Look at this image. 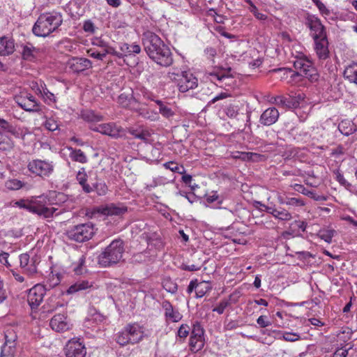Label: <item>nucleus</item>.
<instances>
[{"instance_id": "38", "label": "nucleus", "mask_w": 357, "mask_h": 357, "mask_svg": "<svg viewBox=\"0 0 357 357\" xmlns=\"http://www.w3.org/2000/svg\"><path fill=\"white\" fill-rule=\"evenodd\" d=\"M305 95L301 93L289 95L287 97V108L293 109L299 107L301 101L304 100Z\"/></svg>"}, {"instance_id": "41", "label": "nucleus", "mask_w": 357, "mask_h": 357, "mask_svg": "<svg viewBox=\"0 0 357 357\" xmlns=\"http://www.w3.org/2000/svg\"><path fill=\"white\" fill-rule=\"evenodd\" d=\"M336 234V231L331 228H323L319 230L317 236L328 243L332 242L333 236Z\"/></svg>"}, {"instance_id": "46", "label": "nucleus", "mask_w": 357, "mask_h": 357, "mask_svg": "<svg viewBox=\"0 0 357 357\" xmlns=\"http://www.w3.org/2000/svg\"><path fill=\"white\" fill-rule=\"evenodd\" d=\"M165 169H169L172 172H176L180 174H183L185 169L183 165H179L174 161H169L163 164Z\"/></svg>"}, {"instance_id": "13", "label": "nucleus", "mask_w": 357, "mask_h": 357, "mask_svg": "<svg viewBox=\"0 0 357 357\" xmlns=\"http://www.w3.org/2000/svg\"><path fill=\"white\" fill-rule=\"evenodd\" d=\"M97 212L107 216H122L128 212V206L121 202L109 203L99 206Z\"/></svg>"}, {"instance_id": "27", "label": "nucleus", "mask_w": 357, "mask_h": 357, "mask_svg": "<svg viewBox=\"0 0 357 357\" xmlns=\"http://www.w3.org/2000/svg\"><path fill=\"white\" fill-rule=\"evenodd\" d=\"M15 100L16 103L25 111L35 112L38 110V105L36 100H27V98L24 97L22 93L16 96Z\"/></svg>"}, {"instance_id": "31", "label": "nucleus", "mask_w": 357, "mask_h": 357, "mask_svg": "<svg viewBox=\"0 0 357 357\" xmlns=\"http://www.w3.org/2000/svg\"><path fill=\"white\" fill-rule=\"evenodd\" d=\"M15 50V45L13 40L8 37H0V55L6 56L12 54Z\"/></svg>"}, {"instance_id": "12", "label": "nucleus", "mask_w": 357, "mask_h": 357, "mask_svg": "<svg viewBox=\"0 0 357 357\" xmlns=\"http://www.w3.org/2000/svg\"><path fill=\"white\" fill-rule=\"evenodd\" d=\"M46 294V288L41 284L31 287L27 294V302L31 310H35L42 303Z\"/></svg>"}, {"instance_id": "62", "label": "nucleus", "mask_w": 357, "mask_h": 357, "mask_svg": "<svg viewBox=\"0 0 357 357\" xmlns=\"http://www.w3.org/2000/svg\"><path fill=\"white\" fill-rule=\"evenodd\" d=\"M283 339L288 342H295L300 340V335L295 333H284L283 334Z\"/></svg>"}, {"instance_id": "10", "label": "nucleus", "mask_w": 357, "mask_h": 357, "mask_svg": "<svg viewBox=\"0 0 357 357\" xmlns=\"http://www.w3.org/2000/svg\"><path fill=\"white\" fill-rule=\"evenodd\" d=\"M142 43L149 57L165 45L158 35L151 31H146L143 34Z\"/></svg>"}, {"instance_id": "28", "label": "nucleus", "mask_w": 357, "mask_h": 357, "mask_svg": "<svg viewBox=\"0 0 357 357\" xmlns=\"http://www.w3.org/2000/svg\"><path fill=\"white\" fill-rule=\"evenodd\" d=\"M19 259L20 266L26 275H32L37 272L36 264L34 263L29 264L30 257L27 253L21 254Z\"/></svg>"}, {"instance_id": "53", "label": "nucleus", "mask_w": 357, "mask_h": 357, "mask_svg": "<svg viewBox=\"0 0 357 357\" xmlns=\"http://www.w3.org/2000/svg\"><path fill=\"white\" fill-rule=\"evenodd\" d=\"M230 305V302L227 299L222 300L219 304L213 309V312H218L219 314H223L225 310Z\"/></svg>"}, {"instance_id": "49", "label": "nucleus", "mask_w": 357, "mask_h": 357, "mask_svg": "<svg viewBox=\"0 0 357 357\" xmlns=\"http://www.w3.org/2000/svg\"><path fill=\"white\" fill-rule=\"evenodd\" d=\"M98 196H104L108 192V187L104 181L97 182L91 185Z\"/></svg>"}, {"instance_id": "63", "label": "nucleus", "mask_w": 357, "mask_h": 357, "mask_svg": "<svg viewBox=\"0 0 357 357\" xmlns=\"http://www.w3.org/2000/svg\"><path fill=\"white\" fill-rule=\"evenodd\" d=\"M103 51L105 53V56H106L107 54H111L120 59L122 58V54L120 53L119 51H116L113 47L109 45L105 50H103Z\"/></svg>"}, {"instance_id": "35", "label": "nucleus", "mask_w": 357, "mask_h": 357, "mask_svg": "<svg viewBox=\"0 0 357 357\" xmlns=\"http://www.w3.org/2000/svg\"><path fill=\"white\" fill-rule=\"evenodd\" d=\"M38 91L43 96L44 101L47 104L50 105L56 102V96L58 94V93H54L50 91L44 83L40 84V86L38 88Z\"/></svg>"}, {"instance_id": "26", "label": "nucleus", "mask_w": 357, "mask_h": 357, "mask_svg": "<svg viewBox=\"0 0 357 357\" xmlns=\"http://www.w3.org/2000/svg\"><path fill=\"white\" fill-rule=\"evenodd\" d=\"M208 78L211 82L215 83L217 86L223 87L224 85H230L229 82H232L233 78L222 71H213L208 73Z\"/></svg>"}, {"instance_id": "11", "label": "nucleus", "mask_w": 357, "mask_h": 357, "mask_svg": "<svg viewBox=\"0 0 357 357\" xmlns=\"http://www.w3.org/2000/svg\"><path fill=\"white\" fill-rule=\"evenodd\" d=\"M89 128L95 132L117 139L123 135L124 130L114 122L105 123L98 126H91Z\"/></svg>"}, {"instance_id": "8", "label": "nucleus", "mask_w": 357, "mask_h": 357, "mask_svg": "<svg viewBox=\"0 0 357 357\" xmlns=\"http://www.w3.org/2000/svg\"><path fill=\"white\" fill-rule=\"evenodd\" d=\"M205 344L204 329L199 323L196 321L193 326L190 333L189 347L192 352L196 353L201 351Z\"/></svg>"}, {"instance_id": "34", "label": "nucleus", "mask_w": 357, "mask_h": 357, "mask_svg": "<svg viewBox=\"0 0 357 357\" xmlns=\"http://www.w3.org/2000/svg\"><path fill=\"white\" fill-rule=\"evenodd\" d=\"M39 54V50L34 47L32 44L27 43L23 46L22 55L24 60L32 61Z\"/></svg>"}, {"instance_id": "30", "label": "nucleus", "mask_w": 357, "mask_h": 357, "mask_svg": "<svg viewBox=\"0 0 357 357\" xmlns=\"http://www.w3.org/2000/svg\"><path fill=\"white\" fill-rule=\"evenodd\" d=\"M80 118L87 123H96L104 119L102 115L91 109H84L80 112Z\"/></svg>"}, {"instance_id": "55", "label": "nucleus", "mask_w": 357, "mask_h": 357, "mask_svg": "<svg viewBox=\"0 0 357 357\" xmlns=\"http://www.w3.org/2000/svg\"><path fill=\"white\" fill-rule=\"evenodd\" d=\"M346 153V149L342 145H338L331 150V155L339 158L344 155Z\"/></svg>"}, {"instance_id": "43", "label": "nucleus", "mask_w": 357, "mask_h": 357, "mask_svg": "<svg viewBox=\"0 0 357 357\" xmlns=\"http://www.w3.org/2000/svg\"><path fill=\"white\" fill-rule=\"evenodd\" d=\"M115 340L116 342L121 346H126L129 344H132V341L129 337L128 333L126 331L125 327L122 329V331L116 333Z\"/></svg>"}, {"instance_id": "14", "label": "nucleus", "mask_w": 357, "mask_h": 357, "mask_svg": "<svg viewBox=\"0 0 357 357\" xmlns=\"http://www.w3.org/2000/svg\"><path fill=\"white\" fill-rule=\"evenodd\" d=\"M150 59L157 64L164 67L170 66L174 61L172 53L166 45L157 50L154 54L150 56Z\"/></svg>"}, {"instance_id": "51", "label": "nucleus", "mask_w": 357, "mask_h": 357, "mask_svg": "<svg viewBox=\"0 0 357 357\" xmlns=\"http://www.w3.org/2000/svg\"><path fill=\"white\" fill-rule=\"evenodd\" d=\"M45 128L50 131H54L59 128L58 121L54 118H47L44 123Z\"/></svg>"}, {"instance_id": "56", "label": "nucleus", "mask_w": 357, "mask_h": 357, "mask_svg": "<svg viewBox=\"0 0 357 357\" xmlns=\"http://www.w3.org/2000/svg\"><path fill=\"white\" fill-rule=\"evenodd\" d=\"M249 10L259 20H266L267 19V15L259 13L255 5H252V7L249 8Z\"/></svg>"}, {"instance_id": "52", "label": "nucleus", "mask_w": 357, "mask_h": 357, "mask_svg": "<svg viewBox=\"0 0 357 357\" xmlns=\"http://www.w3.org/2000/svg\"><path fill=\"white\" fill-rule=\"evenodd\" d=\"M85 261H86V258L84 255H82L81 257L79 258L77 265L76 266H75L74 269H73L75 274L82 275L84 273V271H85V269H84Z\"/></svg>"}, {"instance_id": "42", "label": "nucleus", "mask_w": 357, "mask_h": 357, "mask_svg": "<svg viewBox=\"0 0 357 357\" xmlns=\"http://www.w3.org/2000/svg\"><path fill=\"white\" fill-rule=\"evenodd\" d=\"M338 130L342 135L348 136L355 131V128L351 121L343 120L339 123Z\"/></svg>"}, {"instance_id": "44", "label": "nucleus", "mask_w": 357, "mask_h": 357, "mask_svg": "<svg viewBox=\"0 0 357 357\" xmlns=\"http://www.w3.org/2000/svg\"><path fill=\"white\" fill-rule=\"evenodd\" d=\"M155 102L158 105L159 112L163 117L169 119L174 115V112L172 108L165 105L162 100H156Z\"/></svg>"}, {"instance_id": "4", "label": "nucleus", "mask_w": 357, "mask_h": 357, "mask_svg": "<svg viewBox=\"0 0 357 357\" xmlns=\"http://www.w3.org/2000/svg\"><path fill=\"white\" fill-rule=\"evenodd\" d=\"M124 252L123 242L114 240L99 255L98 263L102 266H109L121 261Z\"/></svg>"}, {"instance_id": "36", "label": "nucleus", "mask_w": 357, "mask_h": 357, "mask_svg": "<svg viewBox=\"0 0 357 357\" xmlns=\"http://www.w3.org/2000/svg\"><path fill=\"white\" fill-rule=\"evenodd\" d=\"M269 213L271 214L275 218L282 221H289L292 219L291 214L286 209L282 208H267Z\"/></svg>"}, {"instance_id": "40", "label": "nucleus", "mask_w": 357, "mask_h": 357, "mask_svg": "<svg viewBox=\"0 0 357 357\" xmlns=\"http://www.w3.org/2000/svg\"><path fill=\"white\" fill-rule=\"evenodd\" d=\"M135 112L143 118L151 121H156L159 119V115L156 112L142 107L141 103H139V109L135 110Z\"/></svg>"}, {"instance_id": "32", "label": "nucleus", "mask_w": 357, "mask_h": 357, "mask_svg": "<svg viewBox=\"0 0 357 357\" xmlns=\"http://www.w3.org/2000/svg\"><path fill=\"white\" fill-rule=\"evenodd\" d=\"M68 149L70 151L69 157L73 162L81 164H86L88 162V157L82 150L72 147H68Z\"/></svg>"}, {"instance_id": "6", "label": "nucleus", "mask_w": 357, "mask_h": 357, "mask_svg": "<svg viewBox=\"0 0 357 357\" xmlns=\"http://www.w3.org/2000/svg\"><path fill=\"white\" fill-rule=\"evenodd\" d=\"M93 224L86 222L75 225L66 231L67 237L77 242H84L91 239L95 234Z\"/></svg>"}, {"instance_id": "18", "label": "nucleus", "mask_w": 357, "mask_h": 357, "mask_svg": "<svg viewBox=\"0 0 357 357\" xmlns=\"http://www.w3.org/2000/svg\"><path fill=\"white\" fill-rule=\"evenodd\" d=\"M211 289V287L208 282L202 281L198 282L197 279L192 280L187 288L188 294H190L194 290H195L196 297L202 298L207 292Z\"/></svg>"}, {"instance_id": "23", "label": "nucleus", "mask_w": 357, "mask_h": 357, "mask_svg": "<svg viewBox=\"0 0 357 357\" xmlns=\"http://www.w3.org/2000/svg\"><path fill=\"white\" fill-rule=\"evenodd\" d=\"M16 335L12 331H7L5 333V342L1 347V356L12 355L15 347Z\"/></svg>"}, {"instance_id": "3", "label": "nucleus", "mask_w": 357, "mask_h": 357, "mask_svg": "<svg viewBox=\"0 0 357 357\" xmlns=\"http://www.w3.org/2000/svg\"><path fill=\"white\" fill-rule=\"evenodd\" d=\"M63 23L62 13L52 10L41 13L35 22L32 31L38 37H47L56 31Z\"/></svg>"}, {"instance_id": "50", "label": "nucleus", "mask_w": 357, "mask_h": 357, "mask_svg": "<svg viewBox=\"0 0 357 357\" xmlns=\"http://www.w3.org/2000/svg\"><path fill=\"white\" fill-rule=\"evenodd\" d=\"M225 114L229 118H236L239 112V107L238 105L234 103H229L225 107Z\"/></svg>"}, {"instance_id": "7", "label": "nucleus", "mask_w": 357, "mask_h": 357, "mask_svg": "<svg viewBox=\"0 0 357 357\" xmlns=\"http://www.w3.org/2000/svg\"><path fill=\"white\" fill-rule=\"evenodd\" d=\"M54 164L48 160L33 159L29 161L27 169L36 176L40 178L49 177L54 172Z\"/></svg>"}, {"instance_id": "16", "label": "nucleus", "mask_w": 357, "mask_h": 357, "mask_svg": "<svg viewBox=\"0 0 357 357\" xmlns=\"http://www.w3.org/2000/svg\"><path fill=\"white\" fill-rule=\"evenodd\" d=\"M117 102L121 107L135 112L139 109L140 103L132 90L121 93L118 97Z\"/></svg>"}, {"instance_id": "59", "label": "nucleus", "mask_w": 357, "mask_h": 357, "mask_svg": "<svg viewBox=\"0 0 357 357\" xmlns=\"http://www.w3.org/2000/svg\"><path fill=\"white\" fill-rule=\"evenodd\" d=\"M9 254L6 252H2L0 253V263L3 266H6L8 268H10L12 267L11 264L9 260Z\"/></svg>"}, {"instance_id": "61", "label": "nucleus", "mask_w": 357, "mask_h": 357, "mask_svg": "<svg viewBox=\"0 0 357 357\" xmlns=\"http://www.w3.org/2000/svg\"><path fill=\"white\" fill-rule=\"evenodd\" d=\"M208 15L213 16L214 17V21L218 24H223L225 21V17L223 15H218L215 10L213 8H211L208 10Z\"/></svg>"}, {"instance_id": "45", "label": "nucleus", "mask_w": 357, "mask_h": 357, "mask_svg": "<svg viewBox=\"0 0 357 357\" xmlns=\"http://www.w3.org/2000/svg\"><path fill=\"white\" fill-rule=\"evenodd\" d=\"M14 146L13 140L0 131V150L10 151Z\"/></svg>"}, {"instance_id": "2", "label": "nucleus", "mask_w": 357, "mask_h": 357, "mask_svg": "<svg viewBox=\"0 0 357 357\" xmlns=\"http://www.w3.org/2000/svg\"><path fill=\"white\" fill-rule=\"evenodd\" d=\"M13 206L26 209L48 221L65 212L63 208H59L58 204L51 202L50 199L45 195L38 196L31 199H20L14 202Z\"/></svg>"}, {"instance_id": "54", "label": "nucleus", "mask_w": 357, "mask_h": 357, "mask_svg": "<svg viewBox=\"0 0 357 357\" xmlns=\"http://www.w3.org/2000/svg\"><path fill=\"white\" fill-rule=\"evenodd\" d=\"M87 54H89V56L96 59L98 60H100V61H102L104 59V58L105 57L103 50L98 51V50H96L95 49L91 48V49L88 50Z\"/></svg>"}, {"instance_id": "9", "label": "nucleus", "mask_w": 357, "mask_h": 357, "mask_svg": "<svg viewBox=\"0 0 357 357\" xmlns=\"http://www.w3.org/2000/svg\"><path fill=\"white\" fill-rule=\"evenodd\" d=\"M305 25L310 29V35L313 40L327 36L326 29L321 20L314 15H308Z\"/></svg>"}, {"instance_id": "17", "label": "nucleus", "mask_w": 357, "mask_h": 357, "mask_svg": "<svg viewBox=\"0 0 357 357\" xmlns=\"http://www.w3.org/2000/svg\"><path fill=\"white\" fill-rule=\"evenodd\" d=\"M50 326L53 331L59 333L66 332L71 327L65 314H55L51 319Z\"/></svg>"}, {"instance_id": "57", "label": "nucleus", "mask_w": 357, "mask_h": 357, "mask_svg": "<svg viewBox=\"0 0 357 357\" xmlns=\"http://www.w3.org/2000/svg\"><path fill=\"white\" fill-rule=\"evenodd\" d=\"M190 327L187 324H181L178 330V336L180 338H185L189 335Z\"/></svg>"}, {"instance_id": "21", "label": "nucleus", "mask_w": 357, "mask_h": 357, "mask_svg": "<svg viewBox=\"0 0 357 357\" xmlns=\"http://www.w3.org/2000/svg\"><path fill=\"white\" fill-rule=\"evenodd\" d=\"M314 51L319 59L326 60L329 57L328 40L327 36L314 39Z\"/></svg>"}, {"instance_id": "37", "label": "nucleus", "mask_w": 357, "mask_h": 357, "mask_svg": "<svg viewBox=\"0 0 357 357\" xmlns=\"http://www.w3.org/2000/svg\"><path fill=\"white\" fill-rule=\"evenodd\" d=\"M344 77L351 83L357 85V63H352L347 66L343 73Z\"/></svg>"}, {"instance_id": "39", "label": "nucleus", "mask_w": 357, "mask_h": 357, "mask_svg": "<svg viewBox=\"0 0 357 357\" xmlns=\"http://www.w3.org/2000/svg\"><path fill=\"white\" fill-rule=\"evenodd\" d=\"M0 127L15 137H20L22 135V132L20 130V129L17 128L15 126L8 123L6 120L1 118H0Z\"/></svg>"}, {"instance_id": "64", "label": "nucleus", "mask_w": 357, "mask_h": 357, "mask_svg": "<svg viewBox=\"0 0 357 357\" xmlns=\"http://www.w3.org/2000/svg\"><path fill=\"white\" fill-rule=\"evenodd\" d=\"M286 204L291 205V206H303L305 205V203L301 199H298L296 197H291V198L287 199V201L286 202Z\"/></svg>"}, {"instance_id": "47", "label": "nucleus", "mask_w": 357, "mask_h": 357, "mask_svg": "<svg viewBox=\"0 0 357 357\" xmlns=\"http://www.w3.org/2000/svg\"><path fill=\"white\" fill-rule=\"evenodd\" d=\"M129 132L135 138L141 139L145 143H149L151 137V135L148 131L132 129Z\"/></svg>"}, {"instance_id": "33", "label": "nucleus", "mask_w": 357, "mask_h": 357, "mask_svg": "<svg viewBox=\"0 0 357 357\" xmlns=\"http://www.w3.org/2000/svg\"><path fill=\"white\" fill-rule=\"evenodd\" d=\"M92 286V283L88 280H78L72 285H70L67 289L66 292L68 294H73L80 291L86 290L91 288Z\"/></svg>"}, {"instance_id": "24", "label": "nucleus", "mask_w": 357, "mask_h": 357, "mask_svg": "<svg viewBox=\"0 0 357 357\" xmlns=\"http://www.w3.org/2000/svg\"><path fill=\"white\" fill-rule=\"evenodd\" d=\"M279 118V112L275 107L266 109L261 115L259 122L264 126H271Z\"/></svg>"}, {"instance_id": "58", "label": "nucleus", "mask_w": 357, "mask_h": 357, "mask_svg": "<svg viewBox=\"0 0 357 357\" xmlns=\"http://www.w3.org/2000/svg\"><path fill=\"white\" fill-rule=\"evenodd\" d=\"M334 174L335 176V178L336 181H338L340 185L344 186L349 185L347 181L344 178V175L341 173V172L339 169H336L335 171H334Z\"/></svg>"}, {"instance_id": "25", "label": "nucleus", "mask_w": 357, "mask_h": 357, "mask_svg": "<svg viewBox=\"0 0 357 357\" xmlns=\"http://www.w3.org/2000/svg\"><path fill=\"white\" fill-rule=\"evenodd\" d=\"M231 158L242 161L258 162L264 159V156L259 153L252 152L234 151L231 152Z\"/></svg>"}, {"instance_id": "60", "label": "nucleus", "mask_w": 357, "mask_h": 357, "mask_svg": "<svg viewBox=\"0 0 357 357\" xmlns=\"http://www.w3.org/2000/svg\"><path fill=\"white\" fill-rule=\"evenodd\" d=\"M257 323L261 328H266L271 325V322L268 320V317L265 315L259 316L257 319Z\"/></svg>"}, {"instance_id": "1", "label": "nucleus", "mask_w": 357, "mask_h": 357, "mask_svg": "<svg viewBox=\"0 0 357 357\" xmlns=\"http://www.w3.org/2000/svg\"><path fill=\"white\" fill-rule=\"evenodd\" d=\"M293 61L294 71L289 68H280L278 71L282 73V79H287V83L295 84L301 80V77L308 79L310 82H315L319 79V74L312 61L302 52H296Z\"/></svg>"}, {"instance_id": "48", "label": "nucleus", "mask_w": 357, "mask_h": 357, "mask_svg": "<svg viewBox=\"0 0 357 357\" xmlns=\"http://www.w3.org/2000/svg\"><path fill=\"white\" fill-rule=\"evenodd\" d=\"M162 287L168 292L174 294L177 291L178 286L171 278H165L162 280Z\"/></svg>"}, {"instance_id": "19", "label": "nucleus", "mask_w": 357, "mask_h": 357, "mask_svg": "<svg viewBox=\"0 0 357 357\" xmlns=\"http://www.w3.org/2000/svg\"><path fill=\"white\" fill-rule=\"evenodd\" d=\"M161 306L165 312L164 315L166 321L178 322L182 319V314L177 309L174 307L169 301L164 300Z\"/></svg>"}, {"instance_id": "20", "label": "nucleus", "mask_w": 357, "mask_h": 357, "mask_svg": "<svg viewBox=\"0 0 357 357\" xmlns=\"http://www.w3.org/2000/svg\"><path fill=\"white\" fill-rule=\"evenodd\" d=\"M128 336L132 341V344L139 342L144 338V328L138 323L128 324L125 326Z\"/></svg>"}, {"instance_id": "15", "label": "nucleus", "mask_w": 357, "mask_h": 357, "mask_svg": "<svg viewBox=\"0 0 357 357\" xmlns=\"http://www.w3.org/2000/svg\"><path fill=\"white\" fill-rule=\"evenodd\" d=\"M86 354V348L82 342L79 340H70L65 347L66 357H85Z\"/></svg>"}, {"instance_id": "29", "label": "nucleus", "mask_w": 357, "mask_h": 357, "mask_svg": "<svg viewBox=\"0 0 357 357\" xmlns=\"http://www.w3.org/2000/svg\"><path fill=\"white\" fill-rule=\"evenodd\" d=\"M88 175L84 167H81L77 173L76 180L82 186V190L86 193H91L93 188L87 183Z\"/></svg>"}, {"instance_id": "22", "label": "nucleus", "mask_w": 357, "mask_h": 357, "mask_svg": "<svg viewBox=\"0 0 357 357\" xmlns=\"http://www.w3.org/2000/svg\"><path fill=\"white\" fill-rule=\"evenodd\" d=\"M69 68L75 73H80L92 67L91 61L86 58L73 57L68 61Z\"/></svg>"}, {"instance_id": "5", "label": "nucleus", "mask_w": 357, "mask_h": 357, "mask_svg": "<svg viewBox=\"0 0 357 357\" xmlns=\"http://www.w3.org/2000/svg\"><path fill=\"white\" fill-rule=\"evenodd\" d=\"M168 77L176 84L178 91L181 93H185L198 86L197 78L189 71H182L181 73L169 72Z\"/></svg>"}]
</instances>
